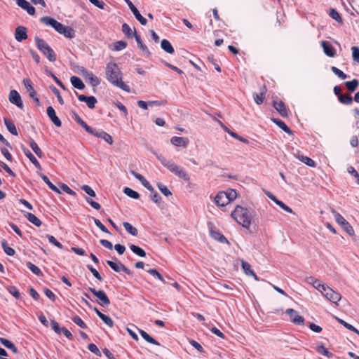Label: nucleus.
Here are the masks:
<instances>
[{
	"label": "nucleus",
	"mask_w": 359,
	"mask_h": 359,
	"mask_svg": "<svg viewBox=\"0 0 359 359\" xmlns=\"http://www.w3.org/2000/svg\"><path fill=\"white\" fill-rule=\"evenodd\" d=\"M106 77L112 85L129 93L130 87L122 81V73L118 65L115 62H109L105 68Z\"/></svg>",
	"instance_id": "1"
},
{
	"label": "nucleus",
	"mask_w": 359,
	"mask_h": 359,
	"mask_svg": "<svg viewBox=\"0 0 359 359\" xmlns=\"http://www.w3.org/2000/svg\"><path fill=\"white\" fill-rule=\"evenodd\" d=\"M254 210L248 209L240 205H237L234 210L231 212L232 218L236 220L238 224L242 225L243 227L249 229L251 222L254 216Z\"/></svg>",
	"instance_id": "2"
},
{
	"label": "nucleus",
	"mask_w": 359,
	"mask_h": 359,
	"mask_svg": "<svg viewBox=\"0 0 359 359\" xmlns=\"http://www.w3.org/2000/svg\"><path fill=\"white\" fill-rule=\"evenodd\" d=\"M155 155L161 163L170 172L175 174L179 178L182 179L185 182H189L190 180L189 174L184 170V168L178 166L172 161L166 160V158L161 154H155Z\"/></svg>",
	"instance_id": "3"
},
{
	"label": "nucleus",
	"mask_w": 359,
	"mask_h": 359,
	"mask_svg": "<svg viewBox=\"0 0 359 359\" xmlns=\"http://www.w3.org/2000/svg\"><path fill=\"white\" fill-rule=\"evenodd\" d=\"M41 21L46 25L51 26L59 34H63L68 39H73L75 37V31L72 27L63 25L54 18L45 16L41 18Z\"/></svg>",
	"instance_id": "4"
},
{
	"label": "nucleus",
	"mask_w": 359,
	"mask_h": 359,
	"mask_svg": "<svg viewBox=\"0 0 359 359\" xmlns=\"http://www.w3.org/2000/svg\"><path fill=\"white\" fill-rule=\"evenodd\" d=\"M34 39L37 48L43 53L50 62H55L57 57L51 47L43 39L37 36H35Z\"/></svg>",
	"instance_id": "5"
},
{
	"label": "nucleus",
	"mask_w": 359,
	"mask_h": 359,
	"mask_svg": "<svg viewBox=\"0 0 359 359\" xmlns=\"http://www.w3.org/2000/svg\"><path fill=\"white\" fill-rule=\"evenodd\" d=\"M332 213L335 219V221L339 224L341 228L350 236L354 235V230L351 224L344 219V217L337 212L334 209L332 210Z\"/></svg>",
	"instance_id": "6"
},
{
	"label": "nucleus",
	"mask_w": 359,
	"mask_h": 359,
	"mask_svg": "<svg viewBox=\"0 0 359 359\" xmlns=\"http://www.w3.org/2000/svg\"><path fill=\"white\" fill-rule=\"evenodd\" d=\"M306 281L308 284L311 285L313 288L317 290L318 292H324L326 290H330L331 292H334L328 285L322 283L319 280L315 278L313 276H310L306 278Z\"/></svg>",
	"instance_id": "7"
},
{
	"label": "nucleus",
	"mask_w": 359,
	"mask_h": 359,
	"mask_svg": "<svg viewBox=\"0 0 359 359\" xmlns=\"http://www.w3.org/2000/svg\"><path fill=\"white\" fill-rule=\"evenodd\" d=\"M285 313L289 316L292 323L295 325H303L304 323V318L303 316L299 315L298 312L292 309H287Z\"/></svg>",
	"instance_id": "8"
},
{
	"label": "nucleus",
	"mask_w": 359,
	"mask_h": 359,
	"mask_svg": "<svg viewBox=\"0 0 359 359\" xmlns=\"http://www.w3.org/2000/svg\"><path fill=\"white\" fill-rule=\"evenodd\" d=\"M23 83L25 85L26 90L29 93V97L34 100L37 106H39L41 104V102L36 90L32 86L31 81L28 79H23Z\"/></svg>",
	"instance_id": "9"
},
{
	"label": "nucleus",
	"mask_w": 359,
	"mask_h": 359,
	"mask_svg": "<svg viewBox=\"0 0 359 359\" xmlns=\"http://www.w3.org/2000/svg\"><path fill=\"white\" fill-rule=\"evenodd\" d=\"M107 264L116 272H125L127 274H130V271L127 269L122 263L120 262H114L111 260H107Z\"/></svg>",
	"instance_id": "10"
},
{
	"label": "nucleus",
	"mask_w": 359,
	"mask_h": 359,
	"mask_svg": "<svg viewBox=\"0 0 359 359\" xmlns=\"http://www.w3.org/2000/svg\"><path fill=\"white\" fill-rule=\"evenodd\" d=\"M9 101L15 104L18 108H23V102L21 99L20 95L15 90H12L9 93Z\"/></svg>",
	"instance_id": "11"
},
{
	"label": "nucleus",
	"mask_w": 359,
	"mask_h": 359,
	"mask_svg": "<svg viewBox=\"0 0 359 359\" xmlns=\"http://www.w3.org/2000/svg\"><path fill=\"white\" fill-rule=\"evenodd\" d=\"M90 134L94 135L95 137L102 138L103 140H104L109 144H112L114 142L112 137L105 131L100 130H97L93 128V133H90Z\"/></svg>",
	"instance_id": "12"
},
{
	"label": "nucleus",
	"mask_w": 359,
	"mask_h": 359,
	"mask_svg": "<svg viewBox=\"0 0 359 359\" xmlns=\"http://www.w3.org/2000/svg\"><path fill=\"white\" fill-rule=\"evenodd\" d=\"M130 174L133 175L137 180H138L141 184L150 192H154V187L150 184V183L144 177L143 175H142L140 173L136 172L134 170L130 171Z\"/></svg>",
	"instance_id": "13"
},
{
	"label": "nucleus",
	"mask_w": 359,
	"mask_h": 359,
	"mask_svg": "<svg viewBox=\"0 0 359 359\" xmlns=\"http://www.w3.org/2000/svg\"><path fill=\"white\" fill-rule=\"evenodd\" d=\"M215 203L217 206L224 207L229 203V199L226 198L225 191H219L215 197Z\"/></svg>",
	"instance_id": "14"
},
{
	"label": "nucleus",
	"mask_w": 359,
	"mask_h": 359,
	"mask_svg": "<svg viewBox=\"0 0 359 359\" xmlns=\"http://www.w3.org/2000/svg\"><path fill=\"white\" fill-rule=\"evenodd\" d=\"M273 106L281 116H288V110L283 101H273Z\"/></svg>",
	"instance_id": "15"
},
{
	"label": "nucleus",
	"mask_w": 359,
	"mask_h": 359,
	"mask_svg": "<svg viewBox=\"0 0 359 359\" xmlns=\"http://www.w3.org/2000/svg\"><path fill=\"white\" fill-rule=\"evenodd\" d=\"M15 38L16 41L21 42L27 39V29L24 26H18L15 29Z\"/></svg>",
	"instance_id": "16"
},
{
	"label": "nucleus",
	"mask_w": 359,
	"mask_h": 359,
	"mask_svg": "<svg viewBox=\"0 0 359 359\" xmlns=\"http://www.w3.org/2000/svg\"><path fill=\"white\" fill-rule=\"evenodd\" d=\"M16 4L18 6L24 9L30 15L35 14V8L26 0H16Z\"/></svg>",
	"instance_id": "17"
},
{
	"label": "nucleus",
	"mask_w": 359,
	"mask_h": 359,
	"mask_svg": "<svg viewBox=\"0 0 359 359\" xmlns=\"http://www.w3.org/2000/svg\"><path fill=\"white\" fill-rule=\"evenodd\" d=\"M170 142L175 147L186 148L189 144V140L183 137L174 136L170 139Z\"/></svg>",
	"instance_id": "18"
},
{
	"label": "nucleus",
	"mask_w": 359,
	"mask_h": 359,
	"mask_svg": "<svg viewBox=\"0 0 359 359\" xmlns=\"http://www.w3.org/2000/svg\"><path fill=\"white\" fill-rule=\"evenodd\" d=\"M47 115L49 118L53 121V123L57 126L60 127L62 126V122L60 118L57 116L55 109L53 107L50 106L46 109Z\"/></svg>",
	"instance_id": "19"
},
{
	"label": "nucleus",
	"mask_w": 359,
	"mask_h": 359,
	"mask_svg": "<svg viewBox=\"0 0 359 359\" xmlns=\"http://www.w3.org/2000/svg\"><path fill=\"white\" fill-rule=\"evenodd\" d=\"M134 37H135V41L138 45V47L142 50V52H144V55L147 57H149V55L151 54L150 51L149 50L147 46L144 43H143L140 36L137 34L135 29H134Z\"/></svg>",
	"instance_id": "20"
},
{
	"label": "nucleus",
	"mask_w": 359,
	"mask_h": 359,
	"mask_svg": "<svg viewBox=\"0 0 359 359\" xmlns=\"http://www.w3.org/2000/svg\"><path fill=\"white\" fill-rule=\"evenodd\" d=\"M97 299V303L102 306H107L110 304L109 299L106 295V293H93Z\"/></svg>",
	"instance_id": "21"
},
{
	"label": "nucleus",
	"mask_w": 359,
	"mask_h": 359,
	"mask_svg": "<svg viewBox=\"0 0 359 359\" xmlns=\"http://www.w3.org/2000/svg\"><path fill=\"white\" fill-rule=\"evenodd\" d=\"M321 46L323 48V51L325 55L329 57H334L336 55V51L334 48L330 45L328 42L323 41L321 42Z\"/></svg>",
	"instance_id": "22"
},
{
	"label": "nucleus",
	"mask_w": 359,
	"mask_h": 359,
	"mask_svg": "<svg viewBox=\"0 0 359 359\" xmlns=\"http://www.w3.org/2000/svg\"><path fill=\"white\" fill-rule=\"evenodd\" d=\"M74 119L76 121L82 128L85 129V130L88 133H93V128L88 126V124L83 121L81 118L79 116V114L76 112H74Z\"/></svg>",
	"instance_id": "23"
},
{
	"label": "nucleus",
	"mask_w": 359,
	"mask_h": 359,
	"mask_svg": "<svg viewBox=\"0 0 359 359\" xmlns=\"http://www.w3.org/2000/svg\"><path fill=\"white\" fill-rule=\"evenodd\" d=\"M241 266H242V269L244 271L245 273L248 276H252L254 277V278L255 280H258V278L257 276V275L254 273V271L251 269V266L250 264L244 261V260H241Z\"/></svg>",
	"instance_id": "24"
},
{
	"label": "nucleus",
	"mask_w": 359,
	"mask_h": 359,
	"mask_svg": "<svg viewBox=\"0 0 359 359\" xmlns=\"http://www.w3.org/2000/svg\"><path fill=\"white\" fill-rule=\"evenodd\" d=\"M23 151L25 155L29 159V161L34 165V166L41 169V165L36 157L32 154V153L27 148H23Z\"/></svg>",
	"instance_id": "25"
},
{
	"label": "nucleus",
	"mask_w": 359,
	"mask_h": 359,
	"mask_svg": "<svg viewBox=\"0 0 359 359\" xmlns=\"http://www.w3.org/2000/svg\"><path fill=\"white\" fill-rule=\"evenodd\" d=\"M294 155L297 159H299L300 161L303 162L306 165H307L311 168L316 167V162L313 159L310 158L309 157L304 156L299 154H294Z\"/></svg>",
	"instance_id": "26"
},
{
	"label": "nucleus",
	"mask_w": 359,
	"mask_h": 359,
	"mask_svg": "<svg viewBox=\"0 0 359 359\" xmlns=\"http://www.w3.org/2000/svg\"><path fill=\"white\" fill-rule=\"evenodd\" d=\"M83 75L88 79L90 83V84L93 87H96L100 84L99 79L95 76L92 72H89L88 71H85Z\"/></svg>",
	"instance_id": "27"
},
{
	"label": "nucleus",
	"mask_w": 359,
	"mask_h": 359,
	"mask_svg": "<svg viewBox=\"0 0 359 359\" xmlns=\"http://www.w3.org/2000/svg\"><path fill=\"white\" fill-rule=\"evenodd\" d=\"M4 124L7 128V130L13 135H18V130L16 129V127L14 124V123L8 119L7 118H4Z\"/></svg>",
	"instance_id": "28"
},
{
	"label": "nucleus",
	"mask_w": 359,
	"mask_h": 359,
	"mask_svg": "<svg viewBox=\"0 0 359 359\" xmlns=\"http://www.w3.org/2000/svg\"><path fill=\"white\" fill-rule=\"evenodd\" d=\"M0 343L4 345L5 347L8 348L9 350L12 351L13 353H18V348L15 346V344L9 341L7 339L0 337Z\"/></svg>",
	"instance_id": "29"
},
{
	"label": "nucleus",
	"mask_w": 359,
	"mask_h": 359,
	"mask_svg": "<svg viewBox=\"0 0 359 359\" xmlns=\"http://www.w3.org/2000/svg\"><path fill=\"white\" fill-rule=\"evenodd\" d=\"M325 297L334 304L341 299V297L340 293H322Z\"/></svg>",
	"instance_id": "30"
},
{
	"label": "nucleus",
	"mask_w": 359,
	"mask_h": 359,
	"mask_svg": "<svg viewBox=\"0 0 359 359\" xmlns=\"http://www.w3.org/2000/svg\"><path fill=\"white\" fill-rule=\"evenodd\" d=\"M271 121L274 123H276L280 128H281L284 132L289 135H292V131L287 127V126L283 121L274 118H272Z\"/></svg>",
	"instance_id": "31"
},
{
	"label": "nucleus",
	"mask_w": 359,
	"mask_h": 359,
	"mask_svg": "<svg viewBox=\"0 0 359 359\" xmlns=\"http://www.w3.org/2000/svg\"><path fill=\"white\" fill-rule=\"evenodd\" d=\"M70 81L72 86L77 89L82 90L85 88L83 82L78 76H72L70 78Z\"/></svg>",
	"instance_id": "32"
},
{
	"label": "nucleus",
	"mask_w": 359,
	"mask_h": 359,
	"mask_svg": "<svg viewBox=\"0 0 359 359\" xmlns=\"http://www.w3.org/2000/svg\"><path fill=\"white\" fill-rule=\"evenodd\" d=\"M210 235L212 238H214L216 241H219L222 243H229L228 240L225 238V236L222 234L219 231H211Z\"/></svg>",
	"instance_id": "33"
},
{
	"label": "nucleus",
	"mask_w": 359,
	"mask_h": 359,
	"mask_svg": "<svg viewBox=\"0 0 359 359\" xmlns=\"http://www.w3.org/2000/svg\"><path fill=\"white\" fill-rule=\"evenodd\" d=\"M161 46L163 50H164L166 53L172 54L175 52V50L170 43L169 41L167 39H163L161 43Z\"/></svg>",
	"instance_id": "34"
},
{
	"label": "nucleus",
	"mask_w": 359,
	"mask_h": 359,
	"mask_svg": "<svg viewBox=\"0 0 359 359\" xmlns=\"http://www.w3.org/2000/svg\"><path fill=\"white\" fill-rule=\"evenodd\" d=\"M43 181L48 186V187L56 193L60 194L59 189L55 186L48 179V177L43 173L39 174Z\"/></svg>",
	"instance_id": "35"
},
{
	"label": "nucleus",
	"mask_w": 359,
	"mask_h": 359,
	"mask_svg": "<svg viewBox=\"0 0 359 359\" xmlns=\"http://www.w3.org/2000/svg\"><path fill=\"white\" fill-rule=\"evenodd\" d=\"M140 334L142 336V337L146 340L147 342L152 344L154 345L159 346L160 344L154 339L153 337H151L147 332L142 330H140Z\"/></svg>",
	"instance_id": "36"
},
{
	"label": "nucleus",
	"mask_w": 359,
	"mask_h": 359,
	"mask_svg": "<svg viewBox=\"0 0 359 359\" xmlns=\"http://www.w3.org/2000/svg\"><path fill=\"white\" fill-rule=\"evenodd\" d=\"M263 191L271 200L283 209L285 205V203L283 201L278 200L271 192L265 189H263Z\"/></svg>",
	"instance_id": "37"
},
{
	"label": "nucleus",
	"mask_w": 359,
	"mask_h": 359,
	"mask_svg": "<svg viewBox=\"0 0 359 359\" xmlns=\"http://www.w3.org/2000/svg\"><path fill=\"white\" fill-rule=\"evenodd\" d=\"M1 243L2 248L6 255L9 256H13L15 255V250L13 248L10 247L5 240L1 241Z\"/></svg>",
	"instance_id": "38"
},
{
	"label": "nucleus",
	"mask_w": 359,
	"mask_h": 359,
	"mask_svg": "<svg viewBox=\"0 0 359 359\" xmlns=\"http://www.w3.org/2000/svg\"><path fill=\"white\" fill-rule=\"evenodd\" d=\"M29 146L32 148V149L34 151V152L37 155L38 157L42 158V156H43V154L41 149L39 148V147L35 142L34 140H30Z\"/></svg>",
	"instance_id": "39"
},
{
	"label": "nucleus",
	"mask_w": 359,
	"mask_h": 359,
	"mask_svg": "<svg viewBox=\"0 0 359 359\" xmlns=\"http://www.w3.org/2000/svg\"><path fill=\"white\" fill-rule=\"evenodd\" d=\"M130 249L131 250V251L135 253V255L141 257H144L146 256V252L145 251L142 249L141 248H140L139 246H137L134 244H131L130 245Z\"/></svg>",
	"instance_id": "40"
},
{
	"label": "nucleus",
	"mask_w": 359,
	"mask_h": 359,
	"mask_svg": "<svg viewBox=\"0 0 359 359\" xmlns=\"http://www.w3.org/2000/svg\"><path fill=\"white\" fill-rule=\"evenodd\" d=\"M26 218L28 219L29 222L34 224L36 226H40L41 225V221L34 214L27 213L26 215Z\"/></svg>",
	"instance_id": "41"
},
{
	"label": "nucleus",
	"mask_w": 359,
	"mask_h": 359,
	"mask_svg": "<svg viewBox=\"0 0 359 359\" xmlns=\"http://www.w3.org/2000/svg\"><path fill=\"white\" fill-rule=\"evenodd\" d=\"M344 84L350 92H353L358 88L359 81L357 79H353L350 81H346Z\"/></svg>",
	"instance_id": "42"
},
{
	"label": "nucleus",
	"mask_w": 359,
	"mask_h": 359,
	"mask_svg": "<svg viewBox=\"0 0 359 359\" xmlns=\"http://www.w3.org/2000/svg\"><path fill=\"white\" fill-rule=\"evenodd\" d=\"M338 98L339 102L344 104H351L353 102V98L348 94H341Z\"/></svg>",
	"instance_id": "43"
},
{
	"label": "nucleus",
	"mask_w": 359,
	"mask_h": 359,
	"mask_svg": "<svg viewBox=\"0 0 359 359\" xmlns=\"http://www.w3.org/2000/svg\"><path fill=\"white\" fill-rule=\"evenodd\" d=\"M123 226L125 228V229L131 235L133 236H137L138 233L137 229L133 226L132 224H130L129 222H123Z\"/></svg>",
	"instance_id": "44"
},
{
	"label": "nucleus",
	"mask_w": 359,
	"mask_h": 359,
	"mask_svg": "<svg viewBox=\"0 0 359 359\" xmlns=\"http://www.w3.org/2000/svg\"><path fill=\"white\" fill-rule=\"evenodd\" d=\"M123 192L128 197H130L132 198L137 199V198H140V194L137 191H134L133 189H130L129 187H126L123 189Z\"/></svg>",
	"instance_id": "45"
},
{
	"label": "nucleus",
	"mask_w": 359,
	"mask_h": 359,
	"mask_svg": "<svg viewBox=\"0 0 359 359\" xmlns=\"http://www.w3.org/2000/svg\"><path fill=\"white\" fill-rule=\"evenodd\" d=\"M122 32L127 37L134 36V30L133 31L127 23L122 25Z\"/></svg>",
	"instance_id": "46"
},
{
	"label": "nucleus",
	"mask_w": 359,
	"mask_h": 359,
	"mask_svg": "<svg viewBox=\"0 0 359 359\" xmlns=\"http://www.w3.org/2000/svg\"><path fill=\"white\" fill-rule=\"evenodd\" d=\"M317 352L319 354L325 355L329 358H330L332 356V353L330 352L323 345L318 346Z\"/></svg>",
	"instance_id": "47"
},
{
	"label": "nucleus",
	"mask_w": 359,
	"mask_h": 359,
	"mask_svg": "<svg viewBox=\"0 0 359 359\" xmlns=\"http://www.w3.org/2000/svg\"><path fill=\"white\" fill-rule=\"evenodd\" d=\"M329 15L332 19L335 20L340 24H342V19L337 10L334 8L330 9Z\"/></svg>",
	"instance_id": "48"
},
{
	"label": "nucleus",
	"mask_w": 359,
	"mask_h": 359,
	"mask_svg": "<svg viewBox=\"0 0 359 359\" xmlns=\"http://www.w3.org/2000/svg\"><path fill=\"white\" fill-rule=\"evenodd\" d=\"M337 321L341 324L342 325H344L346 328H347L348 330H351V331H353L355 333H357L359 334V331L355 328L354 327L353 325H351V324L346 323V321H344V320L342 319H340V318H337Z\"/></svg>",
	"instance_id": "49"
},
{
	"label": "nucleus",
	"mask_w": 359,
	"mask_h": 359,
	"mask_svg": "<svg viewBox=\"0 0 359 359\" xmlns=\"http://www.w3.org/2000/svg\"><path fill=\"white\" fill-rule=\"evenodd\" d=\"M331 70L336 76H337L342 80H344L348 77V76L345 73H344L341 70H340L336 67H332Z\"/></svg>",
	"instance_id": "50"
},
{
	"label": "nucleus",
	"mask_w": 359,
	"mask_h": 359,
	"mask_svg": "<svg viewBox=\"0 0 359 359\" xmlns=\"http://www.w3.org/2000/svg\"><path fill=\"white\" fill-rule=\"evenodd\" d=\"M71 319L74 323H76L77 325H79L81 328H83V329L87 328V325L79 316H73V317H72Z\"/></svg>",
	"instance_id": "51"
},
{
	"label": "nucleus",
	"mask_w": 359,
	"mask_h": 359,
	"mask_svg": "<svg viewBox=\"0 0 359 359\" xmlns=\"http://www.w3.org/2000/svg\"><path fill=\"white\" fill-rule=\"evenodd\" d=\"M157 187L158 189L161 191V192L165 196H169L172 195L171 191L168 189L166 186L163 185V184L158 183Z\"/></svg>",
	"instance_id": "52"
},
{
	"label": "nucleus",
	"mask_w": 359,
	"mask_h": 359,
	"mask_svg": "<svg viewBox=\"0 0 359 359\" xmlns=\"http://www.w3.org/2000/svg\"><path fill=\"white\" fill-rule=\"evenodd\" d=\"M135 18L140 22L142 25H146L147 23V20L145 18H144L140 13L138 10L135 11L133 13Z\"/></svg>",
	"instance_id": "53"
},
{
	"label": "nucleus",
	"mask_w": 359,
	"mask_h": 359,
	"mask_svg": "<svg viewBox=\"0 0 359 359\" xmlns=\"http://www.w3.org/2000/svg\"><path fill=\"white\" fill-rule=\"evenodd\" d=\"M86 103L88 108L94 109L95 107V104L97 103V99L93 95L88 96L86 101Z\"/></svg>",
	"instance_id": "54"
},
{
	"label": "nucleus",
	"mask_w": 359,
	"mask_h": 359,
	"mask_svg": "<svg viewBox=\"0 0 359 359\" xmlns=\"http://www.w3.org/2000/svg\"><path fill=\"white\" fill-rule=\"evenodd\" d=\"M27 267L32 273H34L36 275L39 276L42 273L40 269L31 262H29L27 264Z\"/></svg>",
	"instance_id": "55"
},
{
	"label": "nucleus",
	"mask_w": 359,
	"mask_h": 359,
	"mask_svg": "<svg viewBox=\"0 0 359 359\" xmlns=\"http://www.w3.org/2000/svg\"><path fill=\"white\" fill-rule=\"evenodd\" d=\"M46 237L48 241L55 246L57 247L60 249H62L63 248V245L59 241H57L53 236L47 235Z\"/></svg>",
	"instance_id": "56"
},
{
	"label": "nucleus",
	"mask_w": 359,
	"mask_h": 359,
	"mask_svg": "<svg viewBox=\"0 0 359 359\" xmlns=\"http://www.w3.org/2000/svg\"><path fill=\"white\" fill-rule=\"evenodd\" d=\"M95 224L103 232L110 233L105 226L97 218L93 217Z\"/></svg>",
	"instance_id": "57"
},
{
	"label": "nucleus",
	"mask_w": 359,
	"mask_h": 359,
	"mask_svg": "<svg viewBox=\"0 0 359 359\" xmlns=\"http://www.w3.org/2000/svg\"><path fill=\"white\" fill-rule=\"evenodd\" d=\"M253 97H254L255 102L257 104L259 105L263 103L264 98V93L262 92L260 94L254 93Z\"/></svg>",
	"instance_id": "58"
},
{
	"label": "nucleus",
	"mask_w": 359,
	"mask_h": 359,
	"mask_svg": "<svg viewBox=\"0 0 359 359\" xmlns=\"http://www.w3.org/2000/svg\"><path fill=\"white\" fill-rule=\"evenodd\" d=\"M225 193H226V198L229 199V203L233 201L237 196V193L233 189H230L227 191H225Z\"/></svg>",
	"instance_id": "59"
},
{
	"label": "nucleus",
	"mask_w": 359,
	"mask_h": 359,
	"mask_svg": "<svg viewBox=\"0 0 359 359\" xmlns=\"http://www.w3.org/2000/svg\"><path fill=\"white\" fill-rule=\"evenodd\" d=\"M88 348L90 351H91L96 355L101 356V352L100 351L99 348L95 344H89L88 346Z\"/></svg>",
	"instance_id": "60"
},
{
	"label": "nucleus",
	"mask_w": 359,
	"mask_h": 359,
	"mask_svg": "<svg viewBox=\"0 0 359 359\" xmlns=\"http://www.w3.org/2000/svg\"><path fill=\"white\" fill-rule=\"evenodd\" d=\"M151 200L155 203H156L157 205H159L161 204V201H162V198H161V196L157 192H156L155 191L154 192H151Z\"/></svg>",
	"instance_id": "61"
},
{
	"label": "nucleus",
	"mask_w": 359,
	"mask_h": 359,
	"mask_svg": "<svg viewBox=\"0 0 359 359\" xmlns=\"http://www.w3.org/2000/svg\"><path fill=\"white\" fill-rule=\"evenodd\" d=\"M81 189L84 191L88 195L92 197H95L96 196L94 190L89 187L88 185H83L81 187Z\"/></svg>",
	"instance_id": "62"
},
{
	"label": "nucleus",
	"mask_w": 359,
	"mask_h": 359,
	"mask_svg": "<svg viewBox=\"0 0 359 359\" xmlns=\"http://www.w3.org/2000/svg\"><path fill=\"white\" fill-rule=\"evenodd\" d=\"M100 319L109 327H112L114 326V322L109 316L104 314Z\"/></svg>",
	"instance_id": "63"
},
{
	"label": "nucleus",
	"mask_w": 359,
	"mask_h": 359,
	"mask_svg": "<svg viewBox=\"0 0 359 359\" xmlns=\"http://www.w3.org/2000/svg\"><path fill=\"white\" fill-rule=\"evenodd\" d=\"M351 50L353 60L357 62H359V48L356 46H353L351 48Z\"/></svg>",
	"instance_id": "64"
}]
</instances>
